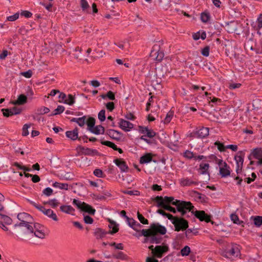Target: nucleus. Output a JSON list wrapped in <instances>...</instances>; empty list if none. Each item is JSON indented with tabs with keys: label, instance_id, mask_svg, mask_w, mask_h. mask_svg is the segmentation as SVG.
<instances>
[{
	"label": "nucleus",
	"instance_id": "f257e3e1",
	"mask_svg": "<svg viewBox=\"0 0 262 262\" xmlns=\"http://www.w3.org/2000/svg\"><path fill=\"white\" fill-rule=\"evenodd\" d=\"M166 228L159 223H152L147 229H142L141 232L142 235L148 237L150 235H156L157 234L164 235L166 233Z\"/></svg>",
	"mask_w": 262,
	"mask_h": 262
},
{
	"label": "nucleus",
	"instance_id": "f03ea898",
	"mask_svg": "<svg viewBox=\"0 0 262 262\" xmlns=\"http://www.w3.org/2000/svg\"><path fill=\"white\" fill-rule=\"evenodd\" d=\"M240 253L238 245L235 244H226L225 248L223 250L221 255L226 258H233L237 257Z\"/></svg>",
	"mask_w": 262,
	"mask_h": 262
},
{
	"label": "nucleus",
	"instance_id": "7ed1b4c3",
	"mask_svg": "<svg viewBox=\"0 0 262 262\" xmlns=\"http://www.w3.org/2000/svg\"><path fill=\"white\" fill-rule=\"evenodd\" d=\"M173 205L177 207V211L181 213L182 216H184L187 211H193L194 206L190 202L176 200Z\"/></svg>",
	"mask_w": 262,
	"mask_h": 262
},
{
	"label": "nucleus",
	"instance_id": "20e7f679",
	"mask_svg": "<svg viewBox=\"0 0 262 262\" xmlns=\"http://www.w3.org/2000/svg\"><path fill=\"white\" fill-rule=\"evenodd\" d=\"M29 202L36 208L41 211L45 215L52 219L55 221H58V217L54 211L50 209H46L44 207L39 206L33 201L28 200Z\"/></svg>",
	"mask_w": 262,
	"mask_h": 262
},
{
	"label": "nucleus",
	"instance_id": "39448f33",
	"mask_svg": "<svg viewBox=\"0 0 262 262\" xmlns=\"http://www.w3.org/2000/svg\"><path fill=\"white\" fill-rule=\"evenodd\" d=\"M12 223V220L8 215L3 214V213L0 215V228L3 230L8 232V234L13 235V232L9 230L7 225H10Z\"/></svg>",
	"mask_w": 262,
	"mask_h": 262
},
{
	"label": "nucleus",
	"instance_id": "423d86ee",
	"mask_svg": "<svg viewBox=\"0 0 262 262\" xmlns=\"http://www.w3.org/2000/svg\"><path fill=\"white\" fill-rule=\"evenodd\" d=\"M172 223L173 224L175 228V231H176L185 230L188 227V221L183 218L178 217L177 218H175L174 220L172 221Z\"/></svg>",
	"mask_w": 262,
	"mask_h": 262
},
{
	"label": "nucleus",
	"instance_id": "0eeeda50",
	"mask_svg": "<svg viewBox=\"0 0 262 262\" xmlns=\"http://www.w3.org/2000/svg\"><path fill=\"white\" fill-rule=\"evenodd\" d=\"M216 163L220 167V174L222 177H227L230 174V167L227 164L223 162L221 159H218L216 158Z\"/></svg>",
	"mask_w": 262,
	"mask_h": 262
},
{
	"label": "nucleus",
	"instance_id": "6e6552de",
	"mask_svg": "<svg viewBox=\"0 0 262 262\" xmlns=\"http://www.w3.org/2000/svg\"><path fill=\"white\" fill-rule=\"evenodd\" d=\"M254 158L258 160L256 162L257 165H260L262 164V148H256L251 151L250 155L248 157L249 160Z\"/></svg>",
	"mask_w": 262,
	"mask_h": 262
},
{
	"label": "nucleus",
	"instance_id": "1a4fd4ad",
	"mask_svg": "<svg viewBox=\"0 0 262 262\" xmlns=\"http://www.w3.org/2000/svg\"><path fill=\"white\" fill-rule=\"evenodd\" d=\"M153 200L157 202V206L158 207H162L164 209L168 210L173 213L177 212V210L174 208L163 203L162 196H157L154 198Z\"/></svg>",
	"mask_w": 262,
	"mask_h": 262
},
{
	"label": "nucleus",
	"instance_id": "9d476101",
	"mask_svg": "<svg viewBox=\"0 0 262 262\" xmlns=\"http://www.w3.org/2000/svg\"><path fill=\"white\" fill-rule=\"evenodd\" d=\"M17 219L20 221L19 224H15V226H24V224L32 223V217L27 213H20L17 215Z\"/></svg>",
	"mask_w": 262,
	"mask_h": 262
},
{
	"label": "nucleus",
	"instance_id": "9b49d317",
	"mask_svg": "<svg viewBox=\"0 0 262 262\" xmlns=\"http://www.w3.org/2000/svg\"><path fill=\"white\" fill-rule=\"evenodd\" d=\"M192 213L194 214L195 216L200 221H204L206 223L211 222V216L206 214L204 210L192 211Z\"/></svg>",
	"mask_w": 262,
	"mask_h": 262
},
{
	"label": "nucleus",
	"instance_id": "f8f14e48",
	"mask_svg": "<svg viewBox=\"0 0 262 262\" xmlns=\"http://www.w3.org/2000/svg\"><path fill=\"white\" fill-rule=\"evenodd\" d=\"M169 248L167 245L157 246L155 248L153 255L158 258H161L164 253L167 252Z\"/></svg>",
	"mask_w": 262,
	"mask_h": 262
},
{
	"label": "nucleus",
	"instance_id": "ddd939ff",
	"mask_svg": "<svg viewBox=\"0 0 262 262\" xmlns=\"http://www.w3.org/2000/svg\"><path fill=\"white\" fill-rule=\"evenodd\" d=\"M209 128L208 127H202L195 132L191 134L190 136H196L198 138H204L209 135Z\"/></svg>",
	"mask_w": 262,
	"mask_h": 262
},
{
	"label": "nucleus",
	"instance_id": "4468645a",
	"mask_svg": "<svg viewBox=\"0 0 262 262\" xmlns=\"http://www.w3.org/2000/svg\"><path fill=\"white\" fill-rule=\"evenodd\" d=\"M119 126L125 132H128L134 127V124L123 119H120Z\"/></svg>",
	"mask_w": 262,
	"mask_h": 262
},
{
	"label": "nucleus",
	"instance_id": "2eb2a0df",
	"mask_svg": "<svg viewBox=\"0 0 262 262\" xmlns=\"http://www.w3.org/2000/svg\"><path fill=\"white\" fill-rule=\"evenodd\" d=\"M77 150H79L81 154L84 155L94 156L98 154V152L96 149L84 147L81 145L77 147Z\"/></svg>",
	"mask_w": 262,
	"mask_h": 262
},
{
	"label": "nucleus",
	"instance_id": "dca6fc26",
	"mask_svg": "<svg viewBox=\"0 0 262 262\" xmlns=\"http://www.w3.org/2000/svg\"><path fill=\"white\" fill-rule=\"evenodd\" d=\"M180 184L181 186H190L192 185H198L199 182L196 181H193L188 178H183L179 180Z\"/></svg>",
	"mask_w": 262,
	"mask_h": 262
},
{
	"label": "nucleus",
	"instance_id": "f3484780",
	"mask_svg": "<svg viewBox=\"0 0 262 262\" xmlns=\"http://www.w3.org/2000/svg\"><path fill=\"white\" fill-rule=\"evenodd\" d=\"M107 134L111 138L117 141L120 140L123 135L121 132L114 129H108L107 131Z\"/></svg>",
	"mask_w": 262,
	"mask_h": 262
},
{
	"label": "nucleus",
	"instance_id": "a211bd4d",
	"mask_svg": "<svg viewBox=\"0 0 262 262\" xmlns=\"http://www.w3.org/2000/svg\"><path fill=\"white\" fill-rule=\"evenodd\" d=\"M115 164L118 166L122 172H127L128 169V167L126 164V162L121 159H117L114 161Z\"/></svg>",
	"mask_w": 262,
	"mask_h": 262
},
{
	"label": "nucleus",
	"instance_id": "6ab92c4d",
	"mask_svg": "<svg viewBox=\"0 0 262 262\" xmlns=\"http://www.w3.org/2000/svg\"><path fill=\"white\" fill-rule=\"evenodd\" d=\"M66 136L74 141L78 138V129L76 127L73 130L67 131L66 133Z\"/></svg>",
	"mask_w": 262,
	"mask_h": 262
},
{
	"label": "nucleus",
	"instance_id": "aec40b11",
	"mask_svg": "<svg viewBox=\"0 0 262 262\" xmlns=\"http://www.w3.org/2000/svg\"><path fill=\"white\" fill-rule=\"evenodd\" d=\"M27 101V97L24 94L18 96L17 100L11 102V103L14 105H23Z\"/></svg>",
	"mask_w": 262,
	"mask_h": 262
},
{
	"label": "nucleus",
	"instance_id": "412c9836",
	"mask_svg": "<svg viewBox=\"0 0 262 262\" xmlns=\"http://www.w3.org/2000/svg\"><path fill=\"white\" fill-rule=\"evenodd\" d=\"M244 152L243 151H239L235 156L234 159L236 162V165L243 166L244 162Z\"/></svg>",
	"mask_w": 262,
	"mask_h": 262
},
{
	"label": "nucleus",
	"instance_id": "4be33fe9",
	"mask_svg": "<svg viewBox=\"0 0 262 262\" xmlns=\"http://www.w3.org/2000/svg\"><path fill=\"white\" fill-rule=\"evenodd\" d=\"M39 226V224H34V235L38 237L39 238L43 239L45 237V234L43 232H42L41 230H39L38 229V227Z\"/></svg>",
	"mask_w": 262,
	"mask_h": 262
},
{
	"label": "nucleus",
	"instance_id": "5701e85b",
	"mask_svg": "<svg viewBox=\"0 0 262 262\" xmlns=\"http://www.w3.org/2000/svg\"><path fill=\"white\" fill-rule=\"evenodd\" d=\"M127 222L128 225L135 230L137 231V229L141 227V224L133 218H129Z\"/></svg>",
	"mask_w": 262,
	"mask_h": 262
},
{
	"label": "nucleus",
	"instance_id": "b1692460",
	"mask_svg": "<svg viewBox=\"0 0 262 262\" xmlns=\"http://www.w3.org/2000/svg\"><path fill=\"white\" fill-rule=\"evenodd\" d=\"M152 155L151 154H146L140 158V163L141 164L147 163L151 161Z\"/></svg>",
	"mask_w": 262,
	"mask_h": 262
},
{
	"label": "nucleus",
	"instance_id": "393cba45",
	"mask_svg": "<svg viewBox=\"0 0 262 262\" xmlns=\"http://www.w3.org/2000/svg\"><path fill=\"white\" fill-rule=\"evenodd\" d=\"M81 211L88 213L91 215H94L95 213V209L93 208L92 207L85 203V204L83 206Z\"/></svg>",
	"mask_w": 262,
	"mask_h": 262
},
{
	"label": "nucleus",
	"instance_id": "a878e982",
	"mask_svg": "<svg viewBox=\"0 0 262 262\" xmlns=\"http://www.w3.org/2000/svg\"><path fill=\"white\" fill-rule=\"evenodd\" d=\"M104 127L100 125L94 126L90 132L93 134L99 135L100 134H103L104 133Z\"/></svg>",
	"mask_w": 262,
	"mask_h": 262
},
{
	"label": "nucleus",
	"instance_id": "bb28decb",
	"mask_svg": "<svg viewBox=\"0 0 262 262\" xmlns=\"http://www.w3.org/2000/svg\"><path fill=\"white\" fill-rule=\"evenodd\" d=\"M60 209L62 212L68 214L75 211V209L70 205H62L60 207Z\"/></svg>",
	"mask_w": 262,
	"mask_h": 262
},
{
	"label": "nucleus",
	"instance_id": "cd10ccee",
	"mask_svg": "<svg viewBox=\"0 0 262 262\" xmlns=\"http://www.w3.org/2000/svg\"><path fill=\"white\" fill-rule=\"evenodd\" d=\"M44 205H49L51 207L55 208L57 207L60 204L58 201L56 199H53L52 200H50L48 201L44 202L43 203Z\"/></svg>",
	"mask_w": 262,
	"mask_h": 262
},
{
	"label": "nucleus",
	"instance_id": "c85d7f7f",
	"mask_svg": "<svg viewBox=\"0 0 262 262\" xmlns=\"http://www.w3.org/2000/svg\"><path fill=\"white\" fill-rule=\"evenodd\" d=\"M157 54V56L156 57V59L157 61H161L163 56H164V54L162 52H159V51H155L154 50H152L151 51V53H150V56L151 57H154L156 56V55Z\"/></svg>",
	"mask_w": 262,
	"mask_h": 262
},
{
	"label": "nucleus",
	"instance_id": "c756f323",
	"mask_svg": "<svg viewBox=\"0 0 262 262\" xmlns=\"http://www.w3.org/2000/svg\"><path fill=\"white\" fill-rule=\"evenodd\" d=\"M94 233L96 238L99 239L103 237L106 234V232H104L102 229L98 228L95 229Z\"/></svg>",
	"mask_w": 262,
	"mask_h": 262
},
{
	"label": "nucleus",
	"instance_id": "7c9ffc66",
	"mask_svg": "<svg viewBox=\"0 0 262 262\" xmlns=\"http://www.w3.org/2000/svg\"><path fill=\"white\" fill-rule=\"evenodd\" d=\"M113 257L124 260L128 259V256L122 252H118L117 254H113Z\"/></svg>",
	"mask_w": 262,
	"mask_h": 262
},
{
	"label": "nucleus",
	"instance_id": "2f4dec72",
	"mask_svg": "<svg viewBox=\"0 0 262 262\" xmlns=\"http://www.w3.org/2000/svg\"><path fill=\"white\" fill-rule=\"evenodd\" d=\"M64 103L70 105H73L75 103V97L72 94H69L64 100Z\"/></svg>",
	"mask_w": 262,
	"mask_h": 262
},
{
	"label": "nucleus",
	"instance_id": "473e14b6",
	"mask_svg": "<svg viewBox=\"0 0 262 262\" xmlns=\"http://www.w3.org/2000/svg\"><path fill=\"white\" fill-rule=\"evenodd\" d=\"M86 123L88 127V129L91 131L95 126V119L93 117H89Z\"/></svg>",
	"mask_w": 262,
	"mask_h": 262
},
{
	"label": "nucleus",
	"instance_id": "72a5a7b5",
	"mask_svg": "<svg viewBox=\"0 0 262 262\" xmlns=\"http://www.w3.org/2000/svg\"><path fill=\"white\" fill-rule=\"evenodd\" d=\"M53 186L56 188H59L61 189L68 190V184L67 183H60L57 182H55L53 183Z\"/></svg>",
	"mask_w": 262,
	"mask_h": 262
},
{
	"label": "nucleus",
	"instance_id": "f704fd0d",
	"mask_svg": "<svg viewBox=\"0 0 262 262\" xmlns=\"http://www.w3.org/2000/svg\"><path fill=\"white\" fill-rule=\"evenodd\" d=\"M101 143L102 145L107 146H108L109 147H111V148H113L115 150L116 149H117V147L116 145H115L114 143H113V142H112L111 141H101Z\"/></svg>",
	"mask_w": 262,
	"mask_h": 262
},
{
	"label": "nucleus",
	"instance_id": "c9c22d12",
	"mask_svg": "<svg viewBox=\"0 0 262 262\" xmlns=\"http://www.w3.org/2000/svg\"><path fill=\"white\" fill-rule=\"evenodd\" d=\"M209 165L208 163L201 164L200 165V169L201 170V174H205L207 173V170L209 168Z\"/></svg>",
	"mask_w": 262,
	"mask_h": 262
},
{
	"label": "nucleus",
	"instance_id": "e433bc0d",
	"mask_svg": "<svg viewBox=\"0 0 262 262\" xmlns=\"http://www.w3.org/2000/svg\"><path fill=\"white\" fill-rule=\"evenodd\" d=\"M73 204L75 205L78 209L82 210L83 206L85 204L84 202H82L79 200L74 199L73 201Z\"/></svg>",
	"mask_w": 262,
	"mask_h": 262
},
{
	"label": "nucleus",
	"instance_id": "4c0bfd02",
	"mask_svg": "<svg viewBox=\"0 0 262 262\" xmlns=\"http://www.w3.org/2000/svg\"><path fill=\"white\" fill-rule=\"evenodd\" d=\"M148 241L150 243L159 244L161 243V238L157 237L156 235H150Z\"/></svg>",
	"mask_w": 262,
	"mask_h": 262
},
{
	"label": "nucleus",
	"instance_id": "58836bf2",
	"mask_svg": "<svg viewBox=\"0 0 262 262\" xmlns=\"http://www.w3.org/2000/svg\"><path fill=\"white\" fill-rule=\"evenodd\" d=\"M137 217L141 223L144 225L148 224V221L145 219L144 216L140 213L139 212H137Z\"/></svg>",
	"mask_w": 262,
	"mask_h": 262
},
{
	"label": "nucleus",
	"instance_id": "ea45409f",
	"mask_svg": "<svg viewBox=\"0 0 262 262\" xmlns=\"http://www.w3.org/2000/svg\"><path fill=\"white\" fill-rule=\"evenodd\" d=\"M32 223H25L23 227H25V228L27 230L26 232L27 233H32L34 232V227L33 228L30 224H32Z\"/></svg>",
	"mask_w": 262,
	"mask_h": 262
},
{
	"label": "nucleus",
	"instance_id": "a19ab883",
	"mask_svg": "<svg viewBox=\"0 0 262 262\" xmlns=\"http://www.w3.org/2000/svg\"><path fill=\"white\" fill-rule=\"evenodd\" d=\"M190 252V247L188 246H185L181 250V253L182 256H187L189 254Z\"/></svg>",
	"mask_w": 262,
	"mask_h": 262
},
{
	"label": "nucleus",
	"instance_id": "79ce46f5",
	"mask_svg": "<svg viewBox=\"0 0 262 262\" xmlns=\"http://www.w3.org/2000/svg\"><path fill=\"white\" fill-rule=\"evenodd\" d=\"M80 6L84 12L86 11L89 8V5L86 0L80 1Z\"/></svg>",
	"mask_w": 262,
	"mask_h": 262
},
{
	"label": "nucleus",
	"instance_id": "37998d69",
	"mask_svg": "<svg viewBox=\"0 0 262 262\" xmlns=\"http://www.w3.org/2000/svg\"><path fill=\"white\" fill-rule=\"evenodd\" d=\"M254 225L257 227H260L262 225V216H256L254 219Z\"/></svg>",
	"mask_w": 262,
	"mask_h": 262
},
{
	"label": "nucleus",
	"instance_id": "c03bdc74",
	"mask_svg": "<svg viewBox=\"0 0 262 262\" xmlns=\"http://www.w3.org/2000/svg\"><path fill=\"white\" fill-rule=\"evenodd\" d=\"M163 203L165 204L171 203L173 205V203L175 201L174 198L172 196H165L164 198H163Z\"/></svg>",
	"mask_w": 262,
	"mask_h": 262
},
{
	"label": "nucleus",
	"instance_id": "a18cd8bd",
	"mask_svg": "<svg viewBox=\"0 0 262 262\" xmlns=\"http://www.w3.org/2000/svg\"><path fill=\"white\" fill-rule=\"evenodd\" d=\"M231 220L233 221V222L235 224L239 225L242 223L243 222H241L239 220V218L238 216L235 214H231L230 215Z\"/></svg>",
	"mask_w": 262,
	"mask_h": 262
},
{
	"label": "nucleus",
	"instance_id": "49530a36",
	"mask_svg": "<svg viewBox=\"0 0 262 262\" xmlns=\"http://www.w3.org/2000/svg\"><path fill=\"white\" fill-rule=\"evenodd\" d=\"M3 115L5 117H8L13 116V112H12L9 108H3L2 110Z\"/></svg>",
	"mask_w": 262,
	"mask_h": 262
},
{
	"label": "nucleus",
	"instance_id": "de8ad7c7",
	"mask_svg": "<svg viewBox=\"0 0 262 262\" xmlns=\"http://www.w3.org/2000/svg\"><path fill=\"white\" fill-rule=\"evenodd\" d=\"M173 116V113L172 112H169L165 118L164 123H168L171 120V119Z\"/></svg>",
	"mask_w": 262,
	"mask_h": 262
},
{
	"label": "nucleus",
	"instance_id": "09e8293b",
	"mask_svg": "<svg viewBox=\"0 0 262 262\" xmlns=\"http://www.w3.org/2000/svg\"><path fill=\"white\" fill-rule=\"evenodd\" d=\"M105 111L104 110H101L98 115V119L100 121L102 122L105 120Z\"/></svg>",
	"mask_w": 262,
	"mask_h": 262
},
{
	"label": "nucleus",
	"instance_id": "8fccbe9b",
	"mask_svg": "<svg viewBox=\"0 0 262 262\" xmlns=\"http://www.w3.org/2000/svg\"><path fill=\"white\" fill-rule=\"evenodd\" d=\"M53 192L52 189L50 187H47L43 190L42 193L46 196H49L53 194Z\"/></svg>",
	"mask_w": 262,
	"mask_h": 262
},
{
	"label": "nucleus",
	"instance_id": "3c124183",
	"mask_svg": "<svg viewBox=\"0 0 262 262\" xmlns=\"http://www.w3.org/2000/svg\"><path fill=\"white\" fill-rule=\"evenodd\" d=\"M209 15L208 13H202L201 15V18L203 22L206 23L207 22L209 19Z\"/></svg>",
	"mask_w": 262,
	"mask_h": 262
},
{
	"label": "nucleus",
	"instance_id": "603ef678",
	"mask_svg": "<svg viewBox=\"0 0 262 262\" xmlns=\"http://www.w3.org/2000/svg\"><path fill=\"white\" fill-rule=\"evenodd\" d=\"M19 17V13H16L13 15L7 17V20L10 21H13L17 19Z\"/></svg>",
	"mask_w": 262,
	"mask_h": 262
},
{
	"label": "nucleus",
	"instance_id": "864d4df0",
	"mask_svg": "<svg viewBox=\"0 0 262 262\" xmlns=\"http://www.w3.org/2000/svg\"><path fill=\"white\" fill-rule=\"evenodd\" d=\"M37 113L38 114H45L49 112L50 110L46 107H42L37 110Z\"/></svg>",
	"mask_w": 262,
	"mask_h": 262
},
{
	"label": "nucleus",
	"instance_id": "5fc2aeb1",
	"mask_svg": "<svg viewBox=\"0 0 262 262\" xmlns=\"http://www.w3.org/2000/svg\"><path fill=\"white\" fill-rule=\"evenodd\" d=\"M214 145H216L217 146V148L220 151H225V147L223 143H220L219 141H216L214 143Z\"/></svg>",
	"mask_w": 262,
	"mask_h": 262
},
{
	"label": "nucleus",
	"instance_id": "6e6d98bb",
	"mask_svg": "<svg viewBox=\"0 0 262 262\" xmlns=\"http://www.w3.org/2000/svg\"><path fill=\"white\" fill-rule=\"evenodd\" d=\"M10 110L12 112H13V115L19 114L22 111L21 108L16 106H14L13 108H10Z\"/></svg>",
	"mask_w": 262,
	"mask_h": 262
},
{
	"label": "nucleus",
	"instance_id": "4d7b16f0",
	"mask_svg": "<svg viewBox=\"0 0 262 262\" xmlns=\"http://www.w3.org/2000/svg\"><path fill=\"white\" fill-rule=\"evenodd\" d=\"M30 125L27 124H26L24 125L23 127V132L22 135L24 136H26L29 135L28 128L30 127Z\"/></svg>",
	"mask_w": 262,
	"mask_h": 262
},
{
	"label": "nucleus",
	"instance_id": "13d9d810",
	"mask_svg": "<svg viewBox=\"0 0 262 262\" xmlns=\"http://www.w3.org/2000/svg\"><path fill=\"white\" fill-rule=\"evenodd\" d=\"M209 50L210 48L209 46H206L204 48H203L202 50L201 53L202 54L206 57H207L209 55Z\"/></svg>",
	"mask_w": 262,
	"mask_h": 262
},
{
	"label": "nucleus",
	"instance_id": "bf43d9fd",
	"mask_svg": "<svg viewBox=\"0 0 262 262\" xmlns=\"http://www.w3.org/2000/svg\"><path fill=\"white\" fill-rule=\"evenodd\" d=\"M110 245L111 246L115 247V249H119V250L123 249V244L121 243L117 244L115 242H113V243H111Z\"/></svg>",
	"mask_w": 262,
	"mask_h": 262
},
{
	"label": "nucleus",
	"instance_id": "052dcab7",
	"mask_svg": "<svg viewBox=\"0 0 262 262\" xmlns=\"http://www.w3.org/2000/svg\"><path fill=\"white\" fill-rule=\"evenodd\" d=\"M94 174L98 177V178H102L103 175V171L99 169H96L94 171Z\"/></svg>",
	"mask_w": 262,
	"mask_h": 262
},
{
	"label": "nucleus",
	"instance_id": "680f3d73",
	"mask_svg": "<svg viewBox=\"0 0 262 262\" xmlns=\"http://www.w3.org/2000/svg\"><path fill=\"white\" fill-rule=\"evenodd\" d=\"M85 119H86V117L85 116H83L82 117H80V118H78V122H77V124L80 126H83L85 123Z\"/></svg>",
	"mask_w": 262,
	"mask_h": 262
},
{
	"label": "nucleus",
	"instance_id": "e2e57ef3",
	"mask_svg": "<svg viewBox=\"0 0 262 262\" xmlns=\"http://www.w3.org/2000/svg\"><path fill=\"white\" fill-rule=\"evenodd\" d=\"M64 110V107L63 106L59 105L57 108L54 110L55 113L53 115H57L62 113Z\"/></svg>",
	"mask_w": 262,
	"mask_h": 262
},
{
	"label": "nucleus",
	"instance_id": "0e129e2a",
	"mask_svg": "<svg viewBox=\"0 0 262 262\" xmlns=\"http://www.w3.org/2000/svg\"><path fill=\"white\" fill-rule=\"evenodd\" d=\"M193 192L198 195L199 199H200L202 202H206V197L205 195H202L201 193L196 191H194Z\"/></svg>",
	"mask_w": 262,
	"mask_h": 262
},
{
	"label": "nucleus",
	"instance_id": "69168bd1",
	"mask_svg": "<svg viewBox=\"0 0 262 262\" xmlns=\"http://www.w3.org/2000/svg\"><path fill=\"white\" fill-rule=\"evenodd\" d=\"M106 108L112 112L115 108V104L113 102H109L106 104Z\"/></svg>",
	"mask_w": 262,
	"mask_h": 262
},
{
	"label": "nucleus",
	"instance_id": "338daca9",
	"mask_svg": "<svg viewBox=\"0 0 262 262\" xmlns=\"http://www.w3.org/2000/svg\"><path fill=\"white\" fill-rule=\"evenodd\" d=\"M84 221L86 224H92L93 223V219L89 215H85L84 217Z\"/></svg>",
	"mask_w": 262,
	"mask_h": 262
},
{
	"label": "nucleus",
	"instance_id": "774afa93",
	"mask_svg": "<svg viewBox=\"0 0 262 262\" xmlns=\"http://www.w3.org/2000/svg\"><path fill=\"white\" fill-rule=\"evenodd\" d=\"M257 28L258 29H260L262 28V14H260L257 19Z\"/></svg>",
	"mask_w": 262,
	"mask_h": 262
}]
</instances>
